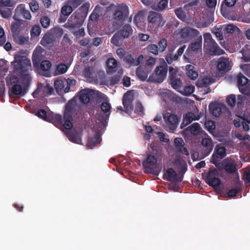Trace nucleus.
I'll use <instances>...</instances> for the list:
<instances>
[{
	"mask_svg": "<svg viewBox=\"0 0 250 250\" xmlns=\"http://www.w3.org/2000/svg\"><path fill=\"white\" fill-rule=\"evenodd\" d=\"M144 114V106L140 101H137L135 104L134 114L132 117L133 118H137L139 116L143 117Z\"/></svg>",
	"mask_w": 250,
	"mask_h": 250,
	"instance_id": "33",
	"label": "nucleus"
},
{
	"mask_svg": "<svg viewBox=\"0 0 250 250\" xmlns=\"http://www.w3.org/2000/svg\"><path fill=\"white\" fill-rule=\"evenodd\" d=\"M67 68V66L66 64L61 63L57 66L55 72L57 75L64 74L66 72Z\"/></svg>",
	"mask_w": 250,
	"mask_h": 250,
	"instance_id": "50",
	"label": "nucleus"
},
{
	"mask_svg": "<svg viewBox=\"0 0 250 250\" xmlns=\"http://www.w3.org/2000/svg\"><path fill=\"white\" fill-rule=\"evenodd\" d=\"M210 83V79L208 77H205L201 79H199L197 82L196 85L200 87H208Z\"/></svg>",
	"mask_w": 250,
	"mask_h": 250,
	"instance_id": "45",
	"label": "nucleus"
},
{
	"mask_svg": "<svg viewBox=\"0 0 250 250\" xmlns=\"http://www.w3.org/2000/svg\"><path fill=\"white\" fill-rule=\"evenodd\" d=\"M202 39H198L195 42H192L189 46L190 48L193 51H196L199 50L202 47Z\"/></svg>",
	"mask_w": 250,
	"mask_h": 250,
	"instance_id": "48",
	"label": "nucleus"
},
{
	"mask_svg": "<svg viewBox=\"0 0 250 250\" xmlns=\"http://www.w3.org/2000/svg\"><path fill=\"white\" fill-rule=\"evenodd\" d=\"M174 143L177 150L182 146H184L185 145L184 140L182 138L177 137L175 138L174 140Z\"/></svg>",
	"mask_w": 250,
	"mask_h": 250,
	"instance_id": "59",
	"label": "nucleus"
},
{
	"mask_svg": "<svg viewBox=\"0 0 250 250\" xmlns=\"http://www.w3.org/2000/svg\"><path fill=\"white\" fill-rule=\"evenodd\" d=\"M41 28L38 25L33 26L31 30L30 34L32 37H36L40 35Z\"/></svg>",
	"mask_w": 250,
	"mask_h": 250,
	"instance_id": "51",
	"label": "nucleus"
},
{
	"mask_svg": "<svg viewBox=\"0 0 250 250\" xmlns=\"http://www.w3.org/2000/svg\"><path fill=\"white\" fill-rule=\"evenodd\" d=\"M204 48L208 53L211 56H219L224 54V51L221 49L217 43L212 39L210 33H205L204 35Z\"/></svg>",
	"mask_w": 250,
	"mask_h": 250,
	"instance_id": "3",
	"label": "nucleus"
},
{
	"mask_svg": "<svg viewBox=\"0 0 250 250\" xmlns=\"http://www.w3.org/2000/svg\"><path fill=\"white\" fill-rule=\"evenodd\" d=\"M24 4H21L17 6L15 10L13 19L15 21H21V17L23 16Z\"/></svg>",
	"mask_w": 250,
	"mask_h": 250,
	"instance_id": "36",
	"label": "nucleus"
},
{
	"mask_svg": "<svg viewBox=\"0 0 250 250\" xmlns=\"http://www.w3.org/2000/svg\"><path fill=\"white\" fill-rule=\"evenodd\" d=\"M129 14L128 8L125 4L119 5L113 15V19L117 21L123 22L125 21Z\"/></svg>",
	"mask_w": 250,
	"mask_h": 250,
	"instance_id": "11",
	"label": "nucleus"
},
{
	"mask_svg": "<svg viewBox=\"0 0 250 250\" xmlns=\"http://www.w3.org/2000/svg\"><path fill=\"white\" fill-rule=\"evenodd\" d=\"M159 45V50L160 52H163L166 49L167 44V40L165 39H163L161 40L158 42Z\"/></svg>",
	"mask_w": 250,
	"mask_h": 250,
	"instance_id": "60",
	"label": "nucleus"
},
{
	"mask_svg": "<svg viewBox=\"0 0 250 250\" xmlns=\"http://www.w3.org/2000/svg\"><path fill=\"white\" fill-rule=\"evenodd\" d=\"M77 108L78 105L75 100L69 101L65 105L63 122L61 115L52 112L47 114L46 111L42 109L39 110L36 115L44 120L62 125V127L66 130H70L73 127V116L77 114Z\"/></svg>",
	"mask_w": 250,
	"mask_h": 250,
	"instance_id": "2",
	"label": "nucleus"
},
{
	"mask_svg": "<svg viewBox=\"0 0 250 250\" xmlns=\"http://www.w3.org/2000/svg\"><path fill=\"white\" fill-rule=\"evenodd\" d=\"M218 171L216 169H210L207 174L205 178V181L209 186L215 188L218 187L221 184V180L217 177Z\"/></svg>",
	"mask_w": 250,
	"mask_h": 250,
	"instance_id": "12",
	"label": "nucleus"
},
{
	"mask_svg": "<svg viewBox=\"0 0 250 250\" xmlns=\"http://www.w3.org/2000/svg\"><path fill=\"white\" fill-rule=\"evenodd\" d=\"M167 72V65L166 63L157 66L154 73L149 76L148 81L161 83L165 79Z\"/></svg>",
	"mask_w": 250,
	"mask_h": 250,
	"instance_id": "6",
	"label": "nucleus"
},
{
	"mask_svg": "<svg viewBox=\"0 0 250 250\" xmlns=\"http://www.w3.org/2000/svg\"><path fill=\"white\" fill-rule=\"evenodd\" d=\"M53 91V88L49 85L41 84L38 85L37 88L32 93V96L34 98H37L39 96L44 97L51 95Z\"/></svg>",
	"mask_w": 250,
	"mask_h": 250,
	"instance_id": "13",
	"label": "nucleus"
},
{
	"mask_svg": "<svg viewBox=\"0 0 250 250\" xmlns=\"http://www.w3.org/2000/svg\"><path fill=\"white\" fill-rule=\"evenodd\" d=\"M249 79L240 73L237 77V86L240 92L245 95L250 96V83Z\"/></svg>",
	"mask_w": 250,
	"mask_h": 250,
	"instance_id": "9",
	"label": "nucleus"
},
{
	"mask_svg": "<svg viewBox=\"0 0 250 250\" xmlns=\"http://www.w3.org/2000/svg\"><path fill=\"white\" fill-rule=\"evenodd\" d=\"M51 63L49 61L44 60L42 61L40 64L41 70L43 72H46L49 70L51 67Z\"/></svg>",
	"mask_w": 250,
	"mask_h": 250,
	"instance_id": "46",
	"label": "nucleus"
},
{
	"mask_svg": "<svg viewBox=\"0 0 250 250\" xmlns=\"http://www.w3.org/2000/svg\"><path fill=\"white\" fill-rule=\"evenodd\" d=\"M84 75L89 80H94L96 78L95 68L92 66L86 67L84 70Z\"/></svg>",
	"mask_w": 250,
	"mask_h": 250,
	"instance_id": "35",
	"label": "nucleus"
},
{
	"mask_svg": "<svg viewBox=\"0 0 250 250\" xmlns=\"http://www.w3.org/2000/svg\"><path fill=\"white\" fill-rule=\"evenodd\" d=\"M79 43L81 45L85 46L88 48H90L92 46V44L90 43V40L87 38H84L80 40Z\"/></svg>",
	"mask_w": 250,
	"mask_h": 250,
	"instance_id": "64",
	"label": "nucleus"
},
{
	"mask_svg": "<svg viewBox=\"0 0 250 250\" xmlns=\"http://www.w3.org/2000/svg\"><path fill=\"white\" fill-rule=\"evenodd\" d=\"M76 83V81L74 79L57 80L54 82V87L57 93L61 95L63 93L69 92L71 87L73 88Z\"/></svg>",
	"mask_w": 250,
	"mask_h": 250,
	"instance_id": "5",
	"label": "nucleus"
},
{
	"mask_svg": "<svg viewBox=\"0 0 250 250\" xmlns=\"http://www.w3.org/2000/svg\"><path fill=\"white\" fill-rule=\"evenodd\" d=\"M186 45H184L178 49L177 54L175 55H173L171 53L167 54L165 58L167 63L170 64L173 61H177L179 57L181 56L183 54Z\"/></svg>",
	"mask_w": 250,
	"mask_h": 250,
	"instance_id": "25",
	"label": "nucleus"
},
{
	"mask_svg": "<svg viewBox=\"0 0 250 250\" xmlns=\"http://www.w3.org/2000/svg\"><path fill=\"white\" fill-rule=\"evenodd\" d=\"M94 91L93 90L83 89L79 92V99L83 104L88 103L93 98Z\"/></svg>",
	"mask_w": 250,
	"mask_h": 250,
	"instance_id": "21",
	"label": "nucleus"
},
{
	"mask_svg": "<svg viewBox=\"0 0 250 250\" xmlns=\"http://www.w3.org/2000/svg\"><path fill=\"white\" fill-rule=\"evenodd\" d=\"M123 39V37L117 32L112 37L111 42L115 46H120L122 44Z\"/></svg>",
	"mask_w": 250,
	"mask_h": 250,
	"instance_id": "40",
	"label": "nucleus"
},
{
	"mask_svg": "<svg viewBox=\"0 0 250 250\" xmlns=\"http://www.w3.org/2000/svg\"><path fill=\"white\" fill-rule=\"evenodd\" d=\"M102 141V139L99 135H95L93 137L89 138L88 140L87 145L91 148L99 144Z\"/></svg>",
	"mask_w": 250,
	"mask_h": 250,
	"instance_id": "39",
	"label": "nucleus"
},
{
	"mask_svg": "<svg viewBox=\"0 0 250 250\" xmlns=\"http://www.w3.org/2000/svg\"><path fill=\"white\" fill-rule=\"evenodd\" d=\"M12 64L14 69L19 74V77L15 76L10 77V83L12 86L9 91L10 96H23L28 90L32 81L29 74L31 67L30 60L25 56L15 55Z\"/></svg>",
	"mask_w": 250,
	"mask_h": 250,
	"instance_id": "1",
	"label": "nucleus"
},
{
	"mask_svg": "<svg viewBox=\"0 0 250 250\" xmlns=\"http://www.w3.org/2000/svg\"><path fill=\"white\" fill-rule=\"evenodd\" d=\"M242 184L240 181L235 183L234 188L229 190L228 196L229 198L235 197L237 193L242 192Z\"/></svg>",
	"mask_w": 250,
	"mask_h": 250,
	"instance_id": "32",
	"label": "nucleus"
},
{
	"mask_svg": "<svg viewBox=\"0 0 250 250\" xmlns=\"http://www.w3.org/2000/svg\"><path fill=\"white\" fill-rule=\"evenodd\" d=\"M122 74V73L119 74L111 77L109 79L110 84L111 85H114L116 84H117L120 81Z\"/></svg>",
	"mask_w": 250,
	"mask_h": 250,
	"instance_id": "57",
	"label": "nucleus"
},
{
	"mask_svg": "<svg viewBox=\"0 0 250 250\" xmlns=\"http://www.w3.org/2000/svg\"><path fill=\"white\" fill-rule=\"evenodd\" d=\"M200 129V125L198 123H194L187 128L192 134L195 135L199 134Z\"/></svg>",
	"mask_w": 250,
	"mask_h": 250,
	"instance_id": "42",
	"label": "nucleus"
},
{
	"mask_svg": "<svg viewBox=\"0 0 250 250\" xmlns=\"http://www.w3.org/2000/svg\"><path fill=\"white\" fill-rule=\"evenodd\" d=\"M89 6L90 4L89 3H85L83 4L73 14L75 16V18L78 19L81 18V21H83L87 15Z\"/></svg>",
	"mask_w": 250,
	"mask_h": 250,
	"instance_id": "26",
	"label": "nucleus"
},
{
	"mask_svg": "<svg viewBox=\"0 0 250 250\" xmlns=\"http://www.w3.org/2000/svg\"><path fill=\"white\" fill-rule=\"evenodd\" d=\"M147 51L150 53L153 54L154 55L158 54V47L157 45L154 44H150L146 47Z\"/></svg>",
	"mask_w": 250,
	"mask_h": 250,
	"instance_id": "52",
	"label": "nucleus"
},
{
	"mask_svg": "<svg viewBox=\"0 0 250 250\" xmlns=\"http://www.w3.org/2000/svg\"><path fill=\"white\" fill-rule=\"evenodd\" d=\"M237 0H224L221 6V12L224 17H228V7H231L236 3Z\"/></svg>",
	"mask_w": 250,
	"mask_h": 250,
	"instance_id": "28",
	"label": "nucleus"
},
{
	"mask_svg": "<svg viewBox=\"0 0 250 250\" xmlns=\"http://www.w3.org/2000/svg\"><path fill=\"white\" fill-rule=\"evenodd\" d=\"M163 179L168 182H181L183 179V176H178L177 173L172 168H169L164 173Z\"/></svg>",
	"mask_w": 250,
	"mask_h": 250,
	"instance_id": "15",
	"label": "nucleus"
},
{
	"mask_svg": "<svg viewBox=\"0 0 250 250\" xmlns=\"http://www.w3.org/2000/svg\"><path fill=\"white\" fill-rule=\"evenodd\" d=\"M144 20V15L141 12H138L134 18V21L137 26L140 24Z\"/></svg>",
	"mask_w": 250,
	"mask_h": 250,
	"instance_id": "58",
	"label": "nucleus"
},
{
	"mask_svg": "<svg viewBox=\"0 0 250 250\" xmlns=\"http://www.w3.org/2000/svg\"><path fill=\"white\" fill-rule=\"evenodd\" d=\"M144 59V56L140 55L139 57L135 59L130 54L125 55L124 61L130 66H137L139 65Z\"/></svg>",
	"mask_w": 250,
	"mask_h": 250,
	"instance_id": "24",
	"label": "nucleus"
},
{
	"mask_svg": "<svg viewBox=\"0 0 250 250\" xmlns=\"http://www.w3.org/2000/svg\"><path fill=\"white\" fill-rule=\"evenodd\" d=\"M0 14L4 19H9L12 16V10L9 7H0Z\"/></svg>",
	"mask_w": 250,
	"mask_h": 250,
	"instance_id": "44",
	"label": "nucleus"
},
{
	"mask_svg": "<svg viewBox=\"0 0 250 250\" xmlns=\"http://www.w3.org/2000/svg\"><path fill=\"white\" fill-rule=\"evenodd\" d=\"M226 103L230 107H233L236 105V98L235 95H229L226 99Z\"/></svg>",
	"mask_w": 250,
	"mask_h": 250,
	"instance_id": "47",
	"label": "nucleus"
},
{
	"mask_svg": "<svg viewBox=\"0 0 250 250\" xmlns=\"http://www.w3.org/2000/svg\"><path fill=\"white\" fill-rule=\"evenodd\" d=\"M83 2V0H69L67 1V3L71 6L73 9L77 8Z\"/></svg>",
	"mask_w": 250,
	"mask_h": 250,
	"instance_id": "61",
	"label": "nucleus"
},
{
	"mask_svg": "<svg viewBox=\"0 0 250 250\" xmlns=\"http://www.w3.org/2000/svg\"><path fill=\"white\" fill-rule=\"evenodd\" d=\"M29 6L32 12H37L39 9V5L36 0H32L29 3Z\"/></svg>",
	"mask_w": 250,
	"mask_h": 250,
	"instance_id": "62",
	"label": "nucleus"
},
{
	"mask_svg": "<svg viewBox=\"0 0 250 250\" xmlns=\"http://www.w3.org/2000/svg\"><path fill=\"white\" fill-rule=\"evenodd\" d=\"M14 5L11 0H0V7H12Z\"/></svg>",
	"mask_w": 250,
	"mask_h": 250,
	"instance_id": "54",
	"label": "nucleus"
},
{
	"mask_svg": "<svg viewBox=\"0 0 250 250\" xmlns=\"http://www.w3.org/2000/svg\"><path fill=\"white\" fill-rule=\"evenodd\" d=\"M180 33L181 38L185 41H188L197 36L198 31L189 27H186L182 28Z\"/></svg>",
	"mask_w": 250,
	"mask_h": 250,
	"instance_id": "19",
	"label": "nucleus"
},
{
	"mask_svg": "<svg viewBox=\"0 0 250 250\" xmlns=\"http://www.w3.org/2000/svg\"><path fill=\"white\" fill-rule=\"evenodd\" d=\"M118 64V62L113 58H109L106 61V65L108 69L113 72H115V69Z\"/></svg>",
	"mask_w": 250,
	"mask_h": 250,
	"instance_id": "43",
	"label": "nucleus"
},
{
	"mask_svg": "<svg viewBox=\"0 0 250 250\" xmlns=\"http://www.w3.org/2000/svg\"><path fill=\"white\" fill-rule=\"evenodd\" d=\"M223 165L224 170L228 173L232 174L236 172V165L231 160H229V158L224 159Z\"/></svg>",
	"mask_w": 250,
	"mask_h": 250,
	"instance_id": "27",
	"label": "nucleus"
},
{
	"mask_svg": "<svg viewBox=\"0 0 250 250\" xmlns=\"http://www.w3.org/2000/svg\"><path fill=\"white\" fill-rule=\"evenodd\" d=\"M167 131L174 132L177 129L180 121V118L175 114L167 112L163 115Z\"/></svg>",
	"mask_w": 250,
	"mask_h": 250,
	"instance_id": "7",
	"label": "nucleus"
},
{
	"mask_svg": "<svg viewBox=\"0 0 250 250\" xmlns=\"http://www.w3.org/2000/svg\"><path fill=\"white\" fill-rule=\"evenodd\" d=\"M200 119V117L196 116V115L192 112H189L187 113L183 117V119L185 122L187 123L188 125L190 124L193 121H197Z\"/></svg>",
	"mask_w": 250,
	"mask_h": 250,
	"instance_id": "41",
	"label": "nucleus"
},
{
	"mask_svg": "<svg viewBox=\"0 0 250 250\" xmlns=\"http://www.w3.org/2000/svg\"><path fill=\"white\" fill-rule=\"evenodd\" d=\"M52 39L49 35H45L41 40V43L43 46H46L51 43Z\"/></svg>",
	"mask_w": 250,
	"mask_h": 250,
	"instance_id": "56",
	"label": "nucleus"
},
{
	"mask_svg": "<svg viewBox=\"0 0 250 250\" xmlns=\"http://www.w3.org/2000/svg\"><path fill=\"white\" fill-rule=\"evenodd\" d=\"M167 4L168 1L167 0H161L158 3L157 10L162 11L167 6Z\"/></svg>",
	"mask_w": 250,
	"mask_h": 250,
	"instance_id": "63",
	"label": "nucleus"
},
{
	"mask_svg": "<svg viewBox=\"0 0 250 250\" xmlns=\"http://www.w3.org/2000/svg\"><path fill=\"white\" fill-rule=\"evenodd\" d=\"M67 137L70 141L76 143L80 144L81 141V138L78 132L75 130H71L65 133Z\"/></svg>",
	"mask_w": 250,
	"mask_h": 250,
	"instance_id": "30",
	"label": "nucleus"
},
{
	"mask_svg": "<svg viewBox=\"0 0 250 250\" xmlns=\"http://www.w3.org/2000/svg\"><path fill=\"white\" fill-rule=\"evenodd\" d=\"M16 21V22H12L11 25V30L13 33H16L21 26L22 21Z\"/></svg>",
	"mask_w": 250,
	"mask_h": 250,
	"instance_id": "53",
	"label": "nucleus"
},
{
	"mask_svg": "<svg viewBox=\"0 0 250 250\" xmlns=\"http://www.w3.org/2000/svg\"><path fill=\"white\" fill-rule=\"evenodd\" d=\"M40 22L43 28H47L50 25V20L46 16H43L40 20Z\"/></svg>",
	"mask_w": 250,
	"mask_h": 250,
	"instance_id": "55",
	"label": "nucleus"
},
{
	"mask_svg": "<svg viewBox=\"0 0 250 250\" xmlns=\"http://www.w3.org/2000/svg\"><path fill=\"white\" fill-rule=\"evenodd\" d=\"M187 70V75L188 78L192 80H195L198 76V73L194 70V67L191 64H188L186 66Z\"/></svg>",
	"mask_w": 250,
	"mask_h": 250,
	"instance_id": "37",
	"label": "nucleus"
},
{
	"mask_svg": "<svg viewBox=\"0 0 250 250\" xmlns=\"http://www.w3.org/2000/svg\"><path fill=\"white\" fill-rule=\"evenodd\" d=\"M227 155L226 148L221 144H218L216 146L214 151L211 157L210 162L214 165L217 167L220 166L221 160L223 159Z\"/></svg>",
	"mask_w": 250,
	"mask_h": 250,
	"instance_id": "8",
	"label": "nucleus"
},
{
	"mask_svg": "<svg viewBox=\"0 0 250 250\" xmlns=\"http://www.w3.org/2000/svg\"><path fill=\"white\" fill-rule=\"evenodd\" d=\"M232 62L229 58L222 57L218 60L217 67L219 71H229L230 70Z\"/></svg>",
	"mask_w": 250,
	"mask_h": 250,
	"instance_id": "18",
	"label": "nucleus"
},
{
	"mask_svg": "<svg viewBox=\"0 0 250 250\" xmlns=\"http://www.w3.org/2000/svg\"><path fill=\"white\" fill-rule=\"evenodd\" d=\"M100 108L102 113L99 116V120L104 126H106L111 113V104L108 102H103Z\"/></svg>",
	"mask_w": 250,
	"mask_h": 250,
	"instance_id": "10",
	"label": "nucleus"
},
{
	"mask_svg": "<svg viewBox=\"0 0 250 250\" xmlns=\"http://www.w3.org/2000/svg\"><path fill=\"white\" fill-rule=\"evenodd\" d=\"M152 69L144 65H140L137 69L136 74L137 77L141 81H145L148 77Z\"/></svg>",
	"mask_w": 250,
	"mask_h": 250,
	"instance_id": "22",
	"label": "nucleus"
},
{
	"mask_svg": "<svg viewBox=\"0 0 250 250\" xmlns=\"http://www.w3.org/2000/svg\"><path fill=\"white\" fill-rule=\"evenodd\" d=\"M178 71L172 67L169 68V79L172 87L176 89L182 86V82L180 78L177 77Z\"/></svg>",
	"mask_w": 250,
	"mask_h": 250,
	"instance_id": "14",
	"label": "nucleus"
},
{
	"mask_svg": "<svg viewBox=\"0 0 250 250\" xmlns=\"http://www.w3.org/2000/svg\"><path fill=\"white\" fill-rule=\"evenodd\" d=\"M188 5H185L183 7H180L174 10V12L178 19L182 21H185L187 19L185 10L187 9Z\"/></svg>",
	"mask_w": 250,
	"mask_h": 250,
	"instance_id": "34",
	"label": "nucleus"
},
{
	"mask_svg": "<svg viewBox=\"0 0 250 250\" xmlns=\"http://www.w3.org/2000/svg\"><path fill=\"white\" fill-rule=\"evenodd\" d=\"M208 107L210 112L216 117H219L223 112L227 110L226 107L222 104L211 103Z\"/></svg>",
	"mask_w": 250,
	"mask_h": 250,
	"instance_id": "17",
	"label": "nucleus"
},
{
	"mask_svg": "<svg viewBox=\"0 0 250 250\" xmlns=\"http://www.w3.org/2000/svg\"><path fill=\"white\" fill-rule=\"evenodd\" d=\"M118 32L123 37V38H128L132 34L133 29L130 24H125L122 27Z\"/></svg>",
	"mask_w": 250,
	"mask_h": 250,
	"instance_id": "31",
	"label": "nucleus"
},
{
	"mask_svg": "<svg viewBox=\"0 0 250 250\" xmlns=\"http://www.w3.org/2000/svg\"><path fill=\"white\" fill-rule=\"evenodd\" d=\"M122 102L125 108V112L131 113L133 110L132 96L127 93H125L123 97Z\"/></svg>",
	"mask_w": 250,
	"mask_h": 250,
	"instance_id": "20",
	"label": "nucleus"
},
{
	"mask_svg": "<svg viewBox=\"0 0 250 250\" xmlns=\"http://www.w3.org/2000/svg\"><path fill=\"white\" fill-rule=\"evenodd\" d=\"M41 49H42V48H40L39 49H38L36 48L33 53L32 59L33 64L35 67H39L40 63L42 61V55L40 51Z\"/></svg>",
	"mask_w": 250,
	"mask_h": 250,
	"instance_id": "29",
	"label": "nucleus"
},
{
	"mask_svg": "<svg viewBox=\"0 0 250 250\" xmlns=\"http://www.w3.org/2000/svg\"><path fill=\"white\" fill-rule=\"evenodd\" d=\"M147 19L148 23H151L153 26L157 27L160 26L163 21L162 15L154 11H149L148 12Z\"/></svg>",
	"mask_w": 250,
	"mask_h": 250,
	"instance_id": "16",
	"label": "nucleus"
},
{
	"mask_svg": "<svg viewBox=\"0 0 250 250\" xmlns=\"http://www.w3.org/2000/svg\"><path fill=\"white\" fill-rule=\"evenodd\" d=\"M157 162L156 156L149 154L142 163L145 173L158 175L161 170V167L156 165Z\"/></svg>",
	"mask_w": 250,
	"mask_h": 250,
	"instance_id": "4",
	"label": "nucleus"
},
{
	"mask_svg": "<svg viewBox=\"0 0 250 250\" xmlns=\"http://www.w3.org/2000/svg\"><path fill=\"white\" fill-rule=\"evenodd\" d=\"M239 30V29L236 26L232 24H228L224 30L225 38L229 37V34H232L234 32Z\"/></svg>",
	"mask_w": 250,
	"mask_h": 250,
	"instance_id": "38",
	"label": "nucleus"
},
{
	"mask_svg": "<svg viewBox=\"0 0 250 250\" xmlns=\"http://www.w3.org/2000/svg\"><path fill=\"white\" fill-rule=\"evenodd\" d=\"M73 9L69 4L65 5L61 9V14L64 16H69L73 11Z\"/></svg>",
	"mask_w": 250,
	"mask_h": 250,
	"instance_id": "49",
	"label": "nucleus"
},
{
	"mask_svg": "<svg viewBox=\"0 0 250 250\" xmlns=\"http://www.w3.org/2000/svg\"><path fill=\"white\" fill-rule=\"evenodd\" d=\"M201 144L204 148V157L208 156L213 149L212 140L210 137L204 138L202 139Z\"/></svg>",
	"mask_w": 250,
	"mask_h": 250,
	"instance_id": "23",
	"label": "nucleus"
}]
</instances>
